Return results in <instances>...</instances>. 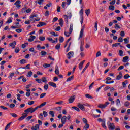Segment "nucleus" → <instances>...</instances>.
<instances>
[{"label":"nucleus","mask_w":130,"mask_h":130,"mask_svg":"<svg viewBox=\"0 0 130 130\" xmlns=\"http://www.w3.org/2000/svg\"><path fill=\"white\" fill-rule=\"evenodd\" d=\"M128 82L127 80L125 81V82H122L123 87L125 88L126 87V84H127Z\"/></svg>","instance_id":"72a5a7b5"},{"label":"nucleus","mask_w":130,"mask_h":130,"mask_svg":"<svg viewBox=\"0 0 130 130\" xmlns=\"http://www.w3.org/2000/svg\"><path fill=\"white\" fill-rule=\"evenodd\" d=\"M63 40H64V39L62 36L59 37V42H60L61 43H62V42H63Z\"/></svg>","instance_id":"37998d69"},{"label":"nucleus","mask_w":130,"mask_h":130,"mask_svg":"<svg viewBox=\"0 0 130 130\" xmlns=\"http://www.w3.org/2000/svg\"><path fill=\"white\" fill-rule=\"evenodd\" d=\"M15 76V73L12 72L10 74V75L8 77L9 79H12V77Z\"/></svg>","instance_id":"473e14b6"},{"label":"nucleus","mask_w":130,"mask_h":130,"mask_svg":"<svg viewBox=\"0 0 130 130\" xmlns=\"http://www.w3.org/2000/svg\"><path fill=\"white\" fill-rule=\"evenodd\" d=\"M77 106L79 108H80V109H81V110H82V111H85V107H84L83 105L78 103Z\"/></svg>","instance_id":"0eeeda50"},{"label":"nucleus","mask_w":130,"mask_h":130,"mask_svg":"<svg viewBox=\"0 0 130 130\" xmlns=\"http://www.w3.org/2000/svg\"><path fill=\"white\" fill-rule=\"evenodd\" d=\"M43 114L44 117H46V116H47V114H48L47 112L44 111L43 112Z\"/></svg>","instance_id":"5fc2aeb1"},{"label":"nucleus","mask_w":130,"mask_h":130,"mask_svg":"<svg viewBox=\"0 0 130 130\" xmlns=\"http://www.w3.org/2000/svg\"><path fill=\"white\" fill-rule=\"evenodd\" d=\"M11 115H12V117H14L15 118H16V117H17L18 116V115L16 114V113H10Z\"/></svg>","instance_id":"49530a36"},{"label":"nucleus","mask_w":130,"mask_h":130,"mask_svg":"<svg viewBox=\"0 0 130 130\" xmlns=\"http://www.w3.org/2000/svg\"><path fill=\"white\" fill-rule=\"evenodd\" d=\"M39 40L40 41H44L45 40V37L40 36Z\"/></svg>","instance_id":"8fccbe9b"},{"label":"nucleus","mask_w":130,"mask_h":130,"mask_svg":"<svg viewBox=\"0 0 130 130\" xmlns=\"http://www.w3.org/2000/svg\"><path fill=\"white\" fill-rule=\"evenodd\" d=\"M19 51H20V48H19V47H17L15 49V52H16V53H19Z\"/></svg>","instance_id":"4d7b16f0"},{"label":"nucleus","mask_w":130,"mask_h":130,"mask_svg":"<svg viewBox=\"0 0 130 130\" xmlns=\"http://www.w3.org/2000/svg\"><path fill=\"white\" fill-rule=\"evenodd\" d=\"M64 17L66 21H67L68 22V19H71V18H72V15H70L69 16H68L67 15H64Z\"/></svg>","instance_id":"5701e85b"},{"label":"nucleus","mask_w":130,"mask_h":130,"mask_svg":"<svg viewBox=\"0 0 130 130\" xmlns=\"http://www.w3.org/2000/svg\"><path fill=\"white\" fill-rule=\"evenodd\" d=\"M12 123L13 122H10L9 123H8L5 127V130H8V129H9L11 127V124H12Z\"/></svg>","instance_id":"6ab92c4d"},{"label":"nucleus","mask_w":130,"mask_h":130,"mask_svg":"<svg viewBox=\"0 0 130 130\" xmlns=\"http://www.w3.org/2000/svg\"><path fill=\"white\" fill-rule=\"evenodd\" d=\"M89 127H90V124L86 123V124H85V125L84 127V129L88 130V129H89Z\"/></svg>","instance_id":"4be33fe9"},{"label":"nucleus","mask_w":130,"mask_h":130,"mask_svg":"<svg viewBox=\"0 0 130 130\" xmlns=\"http://www.w3.org/2000/svg\"><path fill=\"white\" fill-rule=\"evenodd\" d=\"M48 84L49 86H51V87H53V88H56V84H55L54 82H48Z\"/></svg>","instance_id":"ddd939ff"},{"label":"nucleus","mask_w":130,"mask_h":130,"mask_svg":"<svg viewBox=\"0 0 130 130\" xmlns=\"http://www.w3.org/2000/svg\"><path fill=\"white\" fill-rule=\"evenodd\" d=\"M17 44V42L16 41H14L13 42L10 44V46L13 47V48H15V46Z\"/></svg>","instance_id":"aec40b11"},{"label":"nucleus","mask_w":130,"mask_h":130,"mask_svg":"<svg viewBox=\"0 0 130 130\" xmlns=\"http://www.w3.org/2000/svg\"><path fill=\"white\" fill-rule=\"evenodd\" d=\"M125 35V33H124V31H123V30L121 31L120 36L121 37H124Z\"/></svg>","instance_id":"09e8293b"},{"label":"nucleus","mask_w":130,"mask_h":130,"mask_svg":"<svg viewBox=\"0 0 130 130\" xmlns=\"http://www.w3.org/2000/svg\"><path fill=\"white\" fill-rule=\"evenodd\" d=\"M90 66V62H88L85 66V67L83 69L82 74H83V73H85V71L88 69V67Z\"/></svg>","instance_id":"2eb2a0df"},{"label":"nucleus","mask_w":130,"mask_h":130,"mask_svg":"<svg viewBox=\"0 0 130 130\" xmlns=\"http://www.w3.org/2000/svg\"><path fill=\"white\" fill-rule=\"evenodd\" d=\"M59 24L61 27H62V26H63V20H62V18H60L59 20Z\"/></svg>","instance_id":"f3484780"},{"label":"nucleus","mask_w":130,"mask_h":130,"mask_svg":"<svg viewBox=\"0 0 130 130\" xmlns=\"http://www.w3.org/2000/svg\"><path fill=\"white\" fill-rule=\"evenodd\" d=\"M32 130H38L39 129V125L36 124L35 126H33L31 127Z\"/></svg>","instance_id":"a211bd4d"},{"label":"nucleus","mask_w":130,"mask_h":130,"mask_svg":"<svg viewBox=\"0 0 130 130\" xmlns=\"http://www.w3.org/2000/svg\"><path fill=\"white\" fill-rule=\"evenodd\" d=\"M43 67H44L45 68H49L50 67V64L44 63L43 65Z\"/></svg>","instance_id":"ea45409f"},{"label":"nucleus","mask_w":130,"mask_h":130,"mask_svg":"<svg viewBox=\"0 0 130 130\" xmlns=\"http://www.w3.org/2000/svg\"><path fill=\"white\" fill-rule=\"evenodd\" d=\"M116 105H120V100L119 99L116 100Z\"/></svg>","instance_id":"3c124183"},{"label":"nucleus","mask_w":130,"mask_h":130,"mask_svg":"<svg viewBox=\"0 0 130 130\" xmlns=\"http://www.w3.org/2000/svg\"><path fill=\"white\" fill-rule=\"evenodd\" d=\"M129 58V57L127 56L124 57L122 59L123 62H126L127 60H128Z\"/></svg>","instance_id":"dca6fc26"},{"label":"nucleus","mask_w":130,"mask_h":130,"mask_svg":"<svg viewBox=\"0 0 130 130\" xmlns=\"http://www.w3.org/2000/svg\"><path fill=\"white\" fill-rule=\"evenodd\" d=\"M75 99H76V95H73L70 97V99H69V103H73L74 101H75Z\"/></svg>","instance_id":"39448f33"},{"label":"nucleus","mask_w":130,"mask_h":130,"mask_svg":"<svg viewBox=\"0 0 130 130\" xmlns=\"http://www.w3.org/2000/svg\"><path fill=\"white\" fill-rule=\"evenodd\" d=\"M38 15L37 14H34L30 16V18H36V17H38Z\"/></svg>","instance_id":"680f3d73"},{"label":"nucleus","mask_w":130,"mask_h":130,"mask_svg":"<svg viewBox=\"0 0 130 130\" xmlns=\"http://www.w3.org/2000/svg\"><path fill=\"white\" fill-rule=\"evenodd\" d=\"M123 69H124V67L123 66H121L118 68L117 71H121V70H123Z\"/></svg>","instance_id":"864d4df0"},{"label":"nucleus","mask_w":130,"mask_h":130,"mask_svg":"<svg viewBox=\"0 0 130 130\" xmlns=\"http://www.w3.org/2000/svg\"><path fill=\"white\" fill-rule=\"evenodd\" d=\"M124 41L125 44H127L128 43H129V41L127 38L124 39Z\"/></svg>","instance_id":"603ef678"},{"label":"nucleus","mask_w":130,"mask_h":130,"mask_svg":"<svg viewBox=\"0 0 130 130\" xmlns=\"http://www.w3.org/2000/svg\"><path fill=\"white\" fill-rule=\"evenodd\" d=\"M83 66H84V64H82V63H79V70H82Z\"/></svg>","instance_id":"0e129e2a"},{"label":"nucleus","mask_w":130,"mask_h":130,"mask_svg":"<svg viewBox=\"0 0 130 130\" xmlns=\"http://www.w3.org/2000/svg\"><path fill=\"white\" fill-rule=\"evenodd\" d=\"M85 97H86V98H88L89 99H93V98H94L93 96L88 93L85 94Z\"/></svg>","instance_id":"b1692460"},{"label":"nucleus","mask_w":130,"mask_h":130,"mask_svg":"<svg viewBox=\"0 0 130 130\" xmlns=\"http://www.w3.org/2000/svg\"><path fill=\"white\" fill-rule=\"evenodd\" d=\"M16 32H17V33H21V32H22V30L21 28H18L17 29H16Z\"/></svg>","instance_id":"6e6d98bb"},{"label":"nucleus","mask_w":130,"mask_h":130,"mask_svg":"<svg viewBox=\"0 0 130 130\" xmlns=\"http://www.w3.org/2000/svg\"><path fill=\"white\" fill-rule=\"evenodd\" d=\"M61 121L63 124H64L67 121V116H63L61 118Z\"/></svg>","instance_id":"9b49d317"},{"label":"nucleus","mask_w":130,"mask_h":130,"mask_svg":"<svg viewBox=\"0 0 130 130\" xmlns=\"http://www.w3.org/2000/svg\"><path fill=\"white\" fill-rule=\"evenodd\" d=\"M42 81L43 83H46L47 82V80H46V78L43 77L42 78Z\"/></svg>","instance_id":"de8ad7c7"},{"label":"nucleus","mask_w":130,"mask_h":130,"mask_svg":"<svg viewBox=\"0 0 130 130\" xmlns=\"http://www.w3.org/2000/svg\"><path fill=\"white\" fill-rule=\"evenodd\" d=\"M72 80H74V75L69 77L67 80L66 82H71Z\"/></svg>","instance_id":"412c9836"},{"label":"nucleus","mask_w":130,"mask_h":130,"mask_svg":"<svg viewBox=\"0 0 130 130\" xmlns=\"http://www.w3.org/2000/svg\"><path fill=\"white\" fill-rule=\"evenodd\" d=\"M44 89H45L46 90H47V89H48V84H46L44 86Z\"/></svg>","instance_id":"69168bd1"},{"label":"nucleus","mask_w":130,"mask_h":130,"mask_svg":"<svg viewBox=\"0 0 130 130\" xmlns=\"http://www.w3.org/2000/svg\"><path fill=\"white\" fill-rule=\"evenodd\" d=\"M21 4V1L20 0H17L15 3L14 5L17 7L18 5H20Z\"/></svg>","instance_id":"2f4dec72"},{"label":"nucleus","mask_w":130,"mask_h":130,"mask_svg":"<svg viewBox=\"0 0 130 130\" xmlns=\"http://www.w3.org/2000/svg\"><path fill=\"white\" fill-rule=\"evenodd\" d=\"M67 56H70L73 57L74 56V52H73V51L69 52L67 54Z\"/></svg>","instance_id":"7c9ffc66"},{"label":"nucleus","mask_w":130,"mask_h":130,"mask_svg":"<svg viewBox=\"0 0 130 130\" xmlns=\"http://www.w3.org/2000/svg\"><path fill=\"white\" fill-rule=\"evenodd\" d=\"M49 114H50L52 117H54V112H53V111H50L49 112Z\"/></svg>","instance_id":"c9c22d12"},{"label":"nucleus","mask_w":130,"mask_h":130,"mask_svg":"<svg viewBox=\"0 0 130 130\" xmlns=\"http://www.w3.org/2000/svg\"><path fill=\"white\" fill-rule=\"evenodd\" d=\"M20 63L21 64H24V63H26V59H22L19 61Z\"/></svg>","instance_id":"cd10ccee"},{"label":"nucleus","mask_w":130,"mask_h":130,"mask_svg":"<svg viewBox=\"0 0 130 130\" xmlns=\"http://www.w3.org/2000/svg\"><path fill=\"white\" fill-rule=\"evenodd\" d=\"M72 108L78 112L80 111V109L77 107H72Z\"/></svg>","instance_id":"a18cd8bd"},{"label":"nucleus","mask_w":130,"mask_h":130,"mask_svg":"<svg viewBox=\"0 0 130 130\" xmlns=\"http://www.w3.org/2000/svg\"><path fill=\"white\" fill-rule=\"evenodd\" d=\"M94 28H95L94 31H97V30L98 29V21L95 22Z\"/></svg>","instance_id":"a878e982"},{"label":"nucleus","mask_w":130,"mask_h":130,"mask_svg":"<svg viewBox=\"0 0 130 130\" xmlns=\"http://www.w3.org/2000/svg\"><path fill=\"white\" fill-rule=\"evenodd\" d=\"M114 9H115L114 6H113L112 5H110L109 7V9H110L111 11H114Z\"/></svg>","instance_id":"58836bf2"},{"label":"nucleus","mask_w":130,"mask_h":130,"mask_svg":"<svg viewBox=\"0 0 130 130\" xmlns=\"http://www.w3.org/2000/svg\"><path fill=\"white\" fill-rule=\"evenodd\" d=\"M90 9H87L85 10V14H86L87 16H89V15H90Z\"/></svg>","instance_id":"a19ab883"},{"label":"nucleus","mask_w":130,"mask_h":130,"mask_svg":"<svg viewBox=\"0 0 130 130\" xmlns=\"http://www.w3.org/2000/svg\"><path fill=\"white\" fill-rule=\"evenodd\" d=\"M108 127L109 129L114 130L115 129V126L114 124L110 123V122H108Z\"/></svg>","instance_id":"f03ea898"},{"label":"nucleus","mask_w":130,"mask_h":130,"mask_svg":"<svg viewBox=\"0 0 130 130\" xmlns=\"http://www.w3.org/2000/svg\"><path fill=\"white\" fill-rule=\"evenodd\" d=\"M46 102H44V103L40 105L39 107H40V108H42V107H43V106H45V105H46Z\"/></svg>","instance_id":"c85d7f7f"},{"label":"nucleus","mask_w":130,"mask_h":130,"mask_svg":"<svg viewBox=\"0 0 130 130\" xmlns=\"http://www.w3.org/2000/svg\"><path fill=\"white\" fill-rule=\"evenodd\" d=\"M115 0H113L110 2V5H114L115 4Z\"/></svg>","instance_id":"774afa93"},{"label":"nucleus","mask_w":130,"mask_h":130,"mask_svg":"<svg viewBox=\"0 0 130 130\" xmlns=\"http://www.w3.org/2000/svg\"><path fill=\"white\" fill-rule=\"evenodd\" d=\"M71 34L69 32H67V31H64V34L66 36V37H70V36L71 35Z\"/></svg>","instance_id":"e433bc0d"},{"label":"nucleus","mask_w":130,"mask_h":130,"mask_svg":"<svg viewBox=\"0 0 130 130\" xmlns=\"http://www.w3.org/2000/svg\"><path fill=\"white\" fill-rule=\"evenodd\" d=\"M84 30H85V28H82L81 30L80 36L79 37V39H81V38H83V36H84Z\"/></svg>","instance_id":"6e6552de"},{"label":"nucleus","mask_w":130,"mask_h":130,"mask_svg":"<svg viewBox=\"0 0 130 130\" xmlns=\"http://www.w3.org/2000/svg\"><path fill=\"white\" fill-rule=\"evenodd\" d=\"M46 54H47V52H46L44 51H42L41 52V55H42V56L46 55Z\"/></svg>","instance_id":"79ce46f5"},{"label":"nucleus","mask_w":130,"mask_h":130,"mask_svg":"<svg viewBox=\"0 0 130 130\" xmlns=\"http://www.w3.org/2000/svg\"><path fill=\"white\" fill-rule=\"evenodd\" d=\"M39 24H38L37 25V27H42V26H45L46 25V24L44 22H39Z\"/></svg>","instance_id":"4468645a"},{"label":"nucleus","mask_w":130,"mask_h":130,"mask_svg":"<svg viewBox=\"0 0 130 130\" xmlns=\"http://www.w3.org/2000/svg\"><path fill=\"white\" fill-rule=\"evenodd\" d=\"M36 38V37L35 36L31 35L30 36V38L28 39V41L29 42H32V41H34V39H35Z\"/></svg>","instance_id":"1a4fd4ad"},{"label":"nucleus","mask_w":130,"mask_h":130,"mask_svg":"<svg viewBox=\"0 0 130 130\" xmlns=\"http://www.w3.org/2000/svg\"><path fill=\"white\" fill-rule=\"evenodd\" d=\"M28 105H33V104H34V101H29L28 102Z\"/></svg>","instance_id":"bf43d9fd"},{"label":"nucleus","mask_w":130,"mask_h":130,"mask_svg":"<svg viewBox=\"0 0 130 130\" xmlns=\"http://www.w3.org/2000/svg\"><path fill=\"white\" fill-rule=\"evenodd\" d=\"M109 104V102H106L105 104H99L98 105V107L99 108H101L102 109H103V108H105V107H106V106H107V105H108Z\"/></svg>","instance_id":"7ed1b4c3"},{"label":"nucleus","mask_w":130,"mask_h":130,"mask_svg":"<svg viewBox=\"0 0 130 130\" xmlns=\"http://www.w3.org/2000/svg\"><path fill=\"white\" fill-rule=\"evenodd\" d=\"M80 14L81 16H83V15H84V9H83V8L80 11Z\"/></svg>","instance_id":"13d9d810"},{"label":"nucleus","mask_w":130,"mask_h":130,"mask_svg":"<svg viewBox=\"0 0 130 130\" xmlns=\"http://www.w3.org/2000/svg\"><path fill=\"white\" fill-rule=\"evenodd\" d=\"M119 45H120V43H117L112 45V47H117Z\"/></svg>","instance_id":"bb28decb"},{"label":"nucleus","mask_w":130,"mask_h":130,"mask_svg":"<svg viewBox=\"0 0 130 130\" xmlns=\"http://www.w3.org/2000/svg\"><path fill=\"white\" fill-rule=\"evenodd\" d=\"M45 95H46V93H42L40 96V98H43V97H44V96H45Z\"/></svg>","instance_id":"338daca9"},{"label":"nucleus","mask_w":130,"mask_h":130,"mask_svg":"<svg viewBox=\"0 0 130 130\" xmlns=\"http://www.w3.org/2000/svg\"><path fill=\"white\" fill-rule=\"evenodd\" d=\"M55 74H56V75H59V70L58 69V66H57V65L56 66L55 68Z\"/></svg>","instance_id":"f8f14e48"},{"label":"nucleus","mask_w":130,"mask_h":130,"mask_svg":"<svg viewBox=\"0 0 130 130\" xmlns=\"http://www.w3.org/2000/svg\"><path fill=\"white\" fill-rule=\"evenodd\" d=\"M32 117H33V116H29L26 118V120L27 121H29V120H30V119H32Z\"/></svg>","instance_id":"e2e57ef3"},{"label":"nucleus","mask_w":130,"mask_h":130,"mask_svg":"<svg viewBox=\"0 0 130 130\" xmlns=\"http://www.w3.org/2000/svg\"><path fill=\"white\" fill-rule=\"evenodd\" d=\"M73 32V24H70L69 28V32L72 33Z\"/></svg>","instance_id":"4c0bfd02"},{"label":"nucleus","mask_w":130,"mask_h":130,"mask_svg":"<svg viewBox=\"0 0 130 130\" xmlns=\"http://www.w3.org/2000/svg\"><path fill=\"white\" fill-rule=\"evenodd\" d=\"M27 116H28V114L25 113L23 114V115L22 116H21V117H20L18 119V120H19V121L23 120V119H25V118H26V117H27Z\"/></svg>","instance_id":"423d86ee"},{"label":"nucleus","mask_w":130,"mask_h":130,"mask_svg":"<svg viewBox=\"0 0 130 130\" xmlns=\"http://www.w3.org/2000/svg\"><path fill=\"white\" fill-rule=\"evenodd\" d=\"M118 55L119 56H123V51L122 50H119Z\"/></svg>","instance_id":"393cba45"},{"label":"nucleus","mask_w":130,"mask_h":130,"mask_svg":"<svg viewBox=\"0 0 130 130\" xmlns=\"http://www.w3.org/2000/svg\"><path fill=\"white\" fill-rule=\"evenodd\" d=\"M122 78V73L119 72V75H117L116 78V80H117L118 81L120 80Z\"/></svg>","instance_id":"9d476101"},{"label":"nucleus","mask_w":130,"mask_h":130,"mask_svg":"<svg viewBox=\"0 0 130 130\" xmlns=\"http://www.w3.org/2000/svg\"><path fill=\"white\" fill-rule=\"evenodd\" d=\"M114 28H115V29L118 30V29H120V26H119V25L116 24H115Z\"/></svg>","instance_id":"c03bdc74"},{"label":"nucleus","mask_w":130,"mask_h":130,"mask_svg":"<svg viewBox=\"0 0 130 130\" xmlns=\"http://www.w3.org/2000/svg\"><path fill=\"white\" fill-rule=\"evenodd\" d=\"M122 41H123V39H122V38L119 37L118 39V42H122Z\"/></svg>","instance_id":"052dcab7"},{"label":"nucleus","mask_w":130,"mask_h":130,"mask_svg":"<svg viewBox=\"0 0 130 130\" xmlns=\"http://www.w3.org/2000/svg\"><path fill=\"white\" fill-rule=\"evenodd\" d=\"M128 78H130L129 74H126L124 76V79H125V80H127V79H128Z\"/></svg>","instance_id":"f704fd0d"},{"label":"nucleus","mask_w":130,"mask_h":130,"mask_svg":"<svg viewBox=\"0 0 130 130\" xmlns=\"http://www.w3.org/2000/svg\"><path fill=\"white\" fill-rule=\"evenodd\" d=\"M24 112H25V113H29V112H30V113H33V112H34L33 111V108L30 107L25 110Z\"/></svg>","instance_id":"20e7f679"},{"label":"nucleus","mask_w":130,"mask_h":130,"mask_svg":"<svg viewBox=\"0 0 130 130\" xmlns=\"http://www.w3.org/2000/svg\"><path fill=\"white\" fill-rule=\"evenodd\" d=\"M98 121L99 122H102V127L105 128V129H106V126H105V121L106 120L105 119H101V118H99L98 119Z\"/></svg>","instance_id":"f257e3e1"},{"label":"nucleus","mask_w":130,"mask_h":130,"mask_svg":"<svg viewBox=\"0 0 130 130\" xmlns=\"http://www.w3.org/2000/svg\"><path fill=\"white\" fill-rule=\"evenodd\" d=\"M55 49L58 50L60 48V44L58 43L55 47Z\"/></svg>","instance_id":"c756f323"}]
</instances>
